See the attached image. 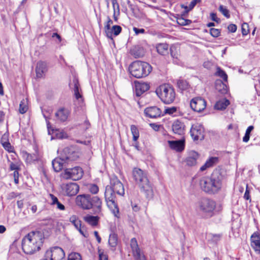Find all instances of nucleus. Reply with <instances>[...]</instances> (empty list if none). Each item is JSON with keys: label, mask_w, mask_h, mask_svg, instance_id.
<instances>
[{"label": "nucleus", "mask_w": 260, "mask_h": 260, "mask_svg": "<svg viewBox=\"0 0 260 260\" xmlns=\"http://www.w3.org/2000/svg\"><path fill=\"white\" fill-rule=\"evenodd\" d=\"M155 92L161 101L165 104H171L175 100L176 96L175 90L169 84L160 85L156 89Z\"/></svg>", "instance_id": "5"}, {"label": "nucleus", "mask_w": 260, "mask_h": 260, "mask_svg": "<svg viewBox=\"0 0 260 260\" xmlns=\"http://www.w3.org/2000/svg\"><path fill=\"white\" fill-rule=\"evenodd\" d=\"M28 110V104L26 99H23L19 104V111L21 114L25 113Z\"/></svg>", "instance_id": "34"}, {"label": "nucleus", "mask_w": 260, "mask_h": 260, "mask_svg": "<svg viewBox=\"0 0 260 260\" xmlns=\"http://www.w3.org/2000/svg\"><path fill=\"white\" fill-rule=\"evenodd\" d=\"M67 163L66 161L63 159V157L61 156L60 157L56 158L52 161V165L54 170L56 172H59L61 171L64 164Z\"/></svg>", "instance_id": "25"}, {"label": "nucleus", "mask_w": 260, "mask_h": 260, "mask_svg": "<svg viewBox=\"0 0 260 260\" xmlns=\"http://www.w3.org/2000/svg\"><path fill=\"white\" fill-rule=\"evenodd\" d=\"M91 195L89 194L79 195L76 198V203L83 209H89L92 208L91 204Z\"/></svg>", "instance_id": "11"}, {"label": "nucleus", "mask_w": 260, "mask_h": 260, "mask_svg": "<svg viewBox=\"0 0 260 260\" xmlns=\"http://www.w3.org/2000/svg\"><path fill=\"white\" fill-rule=\"evenodd\" d=\"M251 246L255 251L260 253V234L257 232L254 233L251 236Z\"/></svg>", "instance_id": "18"}, {"label": "nucleus", "mask_w": 260, "mask_h": 260, "mask_svg": "<svg viewBox=\"0 0 260 260\" xmlns=\"http://www.w3.org/2000/svg\"><path fill=\"white\" fill-rule=\"evenodd\" d=\"M184 123L179 120L175 121L172 126L173 132L179 135L184 134Z\"/></svg>", "instance_id": "24"}, {"label": "nucleus", "mask_w": 260, "mask_h": 260, "mask_svg": "<svg viewBox=\"0 0 260 260\" xmlns=\"http://www.w3.org/2000/svg\"><path fill=\"white\" fill-rule=\"evenodd\" d=\"M177 111V107H172L170 108H167L165 110V114H168L172 115Z\"/></svg>", "instance_id": "56"}, {"label": "nucleus", "mask_w": 260, "mask_h": 260, "mask_svg": "<svg viewBox=\"0 0 260 260\" xmlns=\"http://www.w3.org/2000/svg\"><path fill=\"white\" fill-rule=\"evenodd\" d=\"M120 182V181L118 179L117 177H116L115 175H112L110 177V185H109V186L111 187V188H113L118 185V183Z\"/></svg>", "instance_id": "44"}, {"label": "nucleus", "mask_w": 260, "mask_h": 260, "mask_svg": "<svg viewBox=\"0 0 260 260\" xmlns=\"http://www.w3.org/2000/svg\"><path fill=\"white\" fill-rule=\"evenodd\" d=\"M5 137H3L1 139V144L3 145L4 149L8 151L9 152H13L14 148L12 146L9 141H4Z\"/></svg>", "instance_id": "36"}, {"label": "nucleus", "mask_w": 260, "mask_h": 260, "mask_svg": "<svg viewBox=\"0 0 260 260\" xmlns=\"http://www.w3.org/2000/svg\"><path fill=\"white\" fill-rule=\"evenodd\" d=\"M177 22L178 24L182 26H185L189 25L191 23V21L189 19H186L182 17H178L177 19Z\"/></svg>", "instance_id": "43"}, {"label": "nucleus", "mask_w": 260, "mask_h": 260, "mask_svg": "<svg viewBox=\"0 0 260 260\" xmlns=\"http://www.w3.org/2000/svg\"><path fill=\"white\" fill-rule=\"evenodd\" d=\"M108 243L111 247V250L114 251L117 245V235L115 234H111L109 236Z\"/></svg>", "instance_id": "30"}, {"label": "nucleus", "mask_w": 260, "mask_h": 260, "mask_svg": "<svg viewBox=\"0 0 260 260\" xmlns=\"http://www.w3.org/2000/svg\"><path fill=\"white\" fill-rule=\"evenodd\" d=\"M61 156L67 163H69L70 161L76 160L79 157V155L73 148L67 147L63 149Z\"/></svg>", "instance_id": "14"}, {"label": "nucleus", "mask_w": 260, "mask_h": 260, "mask_svg": "<svg viewBox=\"0 0 260 260\" xmlns=\"http://www.w3.org/2000/svg\"><path fill=\"white\" fill-rule=\"evenodd\" d=\"M63 190L68 196H75L79 191V187L75 183H68L62 187Z\"/></svg>", "instance_id": "15"}, {"label": "nucleus", "mask_w": 260, "mask_h": 260, "mask_svg": "<svg viewBox=\"0 0 260 260\" xmlns=\"http://www.w3.org/2000/svg\"><path fill=\"white\" fill-rule=\"evenodd\" d=\"M241 29H242V34L243 36H246L247 35L248 32H249V29H248V27H249V26H248V23H243L242 24V27H241Z\"/></svg>", "instance_id": "53"}, {"label": "nucleus", "mask_w": 260, "mask_h": 260, "mask_svg": "<svg viewBox=\"0 0 260 260\" xmlns=\"http://www.w3.org/2000/svg\"><path fill=\"white\" fill-rule=\"evenodd\" d=\"M196 207L197 211L202 213L211 214L216 207V203L212 200L204 198L197 202Z\"/></svg>", "instance_id": "7"}, {"label": "nucleus", "mask_w": 260, "mask_h": 260, "mask_svg": "<svg viewBox=\"0 0 260 260\" xmlns=\"http://www.w3.org/2000/svg\"><path fill=\"white\" fill-rule=\"evenodd\" d=\"M131 131L133 135V140L136 142L139 137V132L137 127L135 125L131 126Z\"/></svg>", "instance_id": "38"}, {"label": "nucleus", "mask_w": 260, "mask_h": 260, "mask_svg": "<svg viewBox=\"0 0 260 260\" xmlns=\"http://www.w3.org/2000/svg\"><path fill=\"white\" fill-rule=\"evenodd\" d=\"M19 176L18 170L14 171L13 173V177L14 182L16 184H17L19 183Z\"/></svg>", "instance_id": "60"}, {"label": "nucleus", "mask_w": 260, "mask_h": 260, "mask_svg": "<svg viewBox=\"0 0 260 260\" xmlns=\"http://www.w3.org/2000/svg\"><path fill=\"white\" fill-rule=\"evenodd\" d=\"M130 245L135 258H141V250L135 238H133L131 240Z\"/></svg>", "instance_id": "22"}, {"label": "nucleus", "mask_w": 260, "mask_h": 260, "mask_svg": "<svg viewBox=\"0 0 260 260\" xmlns=\"http://www.w3.org/2000/svg\"><path fill=\"white\" fill-rule=\"evenodd\" d=\"M122 28L119 25H114L112 27L111 31H112V35L116 36L118 35L121 31Z\"/></svg>", "instance_id": "49"}, {"label": "nucleus", "mask_w": 260, "mask_h": 260, "mask_svg": "<svg viewBox=\"0 0 260 260\" xmlns=\"http://www.w3.org/2000/svg\"><path fill=\"white\" fill-rule=\"evenodd\" d=\"M190 106L193 111L201 112L206 108V102L201 97H196L191 100Z\"/></svg>", "instance_id": "12"}, {"label": "nucleus", "mask_w": 260, "mask_h": 260, "mask_svg": "<svg viewBox=\"0 0 260 260\" xmlns=\"http://www.w3.org/2000/svg\"><path fill=\"white\" fill-rule=\"evenodd\" d=\"M168 143L170 147L176 151L181 152L184 149L185 143L184 140L169 141Z\"/></svg>", "instance_id": "20"}, {"label": "nucleus", "mask_w": 260, "mask_h": 260, "mask_svg": "<svg viewBox=\"0 0 260 260\" xmlns=\"http://www.w3.org/2000/svg\"><path fill=\"white\" fill-rule=\"evenodd\" d=\"M10 169L11 171L19 170L20 169V168L17 164H14L13 162H10Z\"/></svg>", "instance_id": "61"}, {"label": "nucleus", "mask_w": 260, "mask_h": 260, "mask_svg": "<svg viewBox=\"0 0 260 260\" xmlns=\"http://www.w3.org/2000/svg\"><path fill=\"white\" fill-rule=\"evenodd\" d=\"M230 105V101L227 99H223L216 102L215 108L218 110H224Z\"/></svg>", "instance_id": "31"}, {"label": "nucleus", "mask_w": 260, "mask_h": 260, "mask_svg": "<svg viewBox=\"0 0 260 260\" xmlns=\"http://www.w3.org/2000/svg\"><path fill=\"white\" fill-rule=\"evenodd\" d=\"M133 177L141 191L145 194L146 197L152 198L153 191L147 173L139 168H135L133 170Z\"/></svg>", "instance_id": "1"}, {"label": "nucleus", "mask_w": 260, "mask_h": 260, "mask_svg": "<svg viewBox=\"0 0 260 260\" xmlns=\"http://www.w3.org/2000/svg\"><path fill=\"white\" fill-rule=\"evenodd\" d=\"M216 89L221 94H225L228 92L227 87L221 81H219L216 83Z\"/></svg>", "instance_id": "32"}, {"label": "nucleus", "mask_w": 260, "mask_h": 260, "mask_svg": "<svg viewBox=\"0 0 260 260\" xmlns=\"http://www.w3.org/2000/svg\"><path fill=\"white\" fill-rule=\"evenodd\" d=\"M212 240L214 242H217L219 241L222 236L221 234H211Z\"/></svg>", "instance_id": "64"}, {"label": "nucleus", "mask_w": 260, "mask_h": 260, "mask_svg": "<svg viewBox=\"0 0 260 260\" xmlns=\"http://www.w3.org/2000/svg\"><path fill=\"white\" fill-rule=\"evenodd\" d=\"M110 26H111V25L106 23L105 27H104V29H105V32L106 35V36L108 38L112 39V31H111V28H110Z\"/></svg>", "instance_id": "47"}, {"label": "nucleus", "mask_w": 260, "mask_h": 260, "mask_svg": "<svg viewBox=\"0 0 260 260\" xmlns=\"http://www.w3.org/2000/svg\"><path fill=\"white\" fill-rule=\"evenodd\" d=\"M216 75L220 78H221L224 81H227L228 80V75L225 73V72L221 70L220 68H217V72Z\"/></svg>", "instance_id": "42"}, {"label": "nucleus", "mask_w": 260, "mask_h": 260, "mask_svg": "<svg viewBox=\"0 0 260 260\" xmlns=\"http://www.w3.org/2000/svg\"><path fill=\"white\" fill-rule=\"evenodd\" d=\"M88 189L89 191L92 194L97 193L99 190L98 185L94 184H90Z\"/></svg>", "instance_id": "52"}, {"label": "nucleus", "mask_w": 260, "mask_h": 260, "mask_svg": "<svg viewBox=\"0 0 260 260\" xmlns=\"http://www.w3.org/2000/svg\"><path fill=\"white\" fill-rule=\"evenodd\" d=\"M114 12L116 13V11H117L118 14L119 13V5L117 0H111Z\"/></svg>", "instance_id": "57"}, {"label": "nucleus", "mask_w": 260, "mask_h": 260, "mask_svg": "<svg viewBox=\"0 0 260 260\" xmlns=\"http://www.w3.org/2000/svg\"><path fill=\"white\" fill-rule=\"evenodd\" d=\"M83 175L82 169L79 167H76L70 169L65 170L64 177L66 179H71L73 180L80 179Z\"/></svg>", "instance_id": "10"}, {"label": "nucleus", "mask_w": 260, "mask_h": 260, "mask_svg": "<svg viewBox=\"0 0 260 260\" xmlns=\"http://www.w3.org/2000/svg\"><path fill=\"white\" fill-rule=\"evenodd\" d=\"M48 71V66L46 62L39 61L36 67V76L38 78H43Z\"/></svg>", "instance_id": "16"}, {"label": "nucleus", "mask_w": 260, "mask_h": 260, "mask_svg": "<svg viewBox=\"0 0 260 260\" xmlns=\"http://www.w3.org/2000/svg\"><path fill=\"white\" fill-rule=\"evenodd\" d=\"M199 154L194 151L189 152L185 159L186 165L190 167L195 166L197 164V161L199 158Z\"/></svg>", "instance_id": "19"}, {"label": "nucleus", "mask_w": 260, "mask_h": 260, "mask_svg": "<svg viewBox=\"0 0 260 260\" xmlns=\"http://www.w3.org/2000/svg\"><path fill=\"white\" fill-rule=\"evenodd\" d=\"M56 136L57 138L60 139L67 138L68 137L67 134L63 131H57L56 133Z\"/></svg>", "instance_id": "54"}, {"label": "nucleus", "mask_w": 260, "mask_h": 260, "mask_svg": "<svg viewBox=\"0 0 260 260\" xmlns=\"http://www.w3.org/2000/svg\"><path fill=\"white\" fill-rule=\"evenodd\" d=\"M210 33L213 37H218L220 34V31L218 29L212 28L210 29Z\"/></svg>", "instance_id": "55"}, {"label": "nucleus", "mask_w": 260, "mask_h": 260, "mask_svg": "<svg viewBox=\"0 0 260 260\" xmlns=\"http://www.w3.org/2000/svg\"><path fill=\"white\" fill-rule=\"evenodd\" d=\"M228 30L231 32H235L237 30V26L234 24H230L228 27Z\"/></svg>", "instance_id": "62"}, {"label": "nucleus", "mask_w": 260, "mask_h": 260, "mask_svg": "<svg viewBox=\"0 0 260 260\" xmlns=\"http://www.w3.org/2000/svg\"><path fill=\"white\" fill-rule=\"evenodd\" d=\"M130 53L132 55H133L135 58H140L143 57L145 54V51L144 48L139 46H133L131 50Z\"/></svg>", "instance_id": "26"}, {"label": "nucleus", "mask_w": 260, "mask_h": 260, "mask_svg": "<svg viewBox=\"0 0 260 260\" xmlns=\"http://www.w3.org/2000/svg\"><path fill=\"white\" fill-rule=\"evenodd\" d=\"M218 161V158L216 157H212L206 161V165H207L209 168L212 167Z\"/></svg>", "instance_id": "48"}, {"label": "nucleus", "mask_w": 260, "mask_h": 260, "mask_svg": "<svg viewBox=\"0 0 260 260\" xmlns=\"http://www.w3.org/2000/svg\"><path fill=\"white\" fill-rule=\"evenodd\" d=\"M70 222L75 228H81V221L75 215H73L70 218Z\"/></svg>", "instance_id": "37"}, {"label": "nucleus", "mask_w": 260, "mask_h": 260, "mask_svg": "<svg viewBox=\"0 0 260 260\" xmlns=\"http://www.w3.org/2000/svg\"><path fill=\"white\" fill-rule=\"evenodd\" d=\"M201 2V0H192L188 6H184L183 5H181V7L184 8L185 10V12L187 13L191 10H192L194 6L198 4Z\"/></svg>", "instance_id": "39"}, {"label": "nucleus", "mask_w": 260, "mask_h": 260, "mask_svg": "<svg viewBox=\"0 0 260 260\" xmlns=\"http://www.w3.org/2000/svg\"><path fill=\"white\" fill-rule=\"evenodd\" d=\"M49 197L51 201L50 204L52 206H55V204L59 201L57 198L53 194H50Z\"/></svg>", "instance_id": "58"}, {"label": "nucleus", "mask_w": 260, "mask_h": 260, "mask_svg": "<svg viewBox=\"0 0 260 260\" xmlns=\"http://www.w3.org/2000/svg\"><path fill=\"white\" fill-rule=\"evenodd\" d=\"M26 161L27 162L31 163L38 159V155L37 154L26 153Z\"/></svg>", "instance_id": "41"}, {"label": "nucleus", "mask_w": 260, "mask_h": 260, "mask_svg": "<svg viewBox=\"0 0 260 260\" xmlns=\"http://www.w3.org/2000/svg\"><path fill=\"white\" fill-rule=\"evenodd\" d=\"M219 11L224 15L225 17L229 18L230 17V15L229 13V11L228 10L226 7H224L222 5H220L219 7Z\"/></svg>", "instance_id": "50"}, {"label": "nucleus", "mask_w": 260, "mask_h": 260, "mask_svg": "<svg viewBox=\"0 0 260 260\" xmlns=\"http://www.w3.org/2000/svg\"><path fill=\"white\" fill-rule=\"evenodd\" d=\"M254 127L252 125H250L247 128L245 135L243 138V141L244 142H247L250 139V135L251 132L253 129Z\"/></svg>", "instance_id": "40"}, {"label": "nucleus", "mask_w": 260, "mask_h": 260, "mask_svg": "<svg viewBox=\"0 0 260 260\" xmlns=\"http://www.w3.org/2000/svg\"><path fill=\"white\" fill-rule=\"evenodd\" d=\"M69 115V110L65 108L59 109L55 113L56 117L61 121H66Z\"/></svg>", "instance_id": "27"}, {"label": "nucleus", "mask_w": 260, "mask_h": 260, "mask_svg": "<svg viewBox=\"0 0 260 260\" xmlns=\"http://www.w3.org/2000/svg\"><path fill=\"white\" fill-rule=\"evenodd\" d=\"M177 86L179 89L182 91L187 89L189 86L188 83L183 79L178 80Z\"/></svg>", "instance_id": "35"}, {"label": "nucleus", "mask_w": 260, "mask_h": 260, "mask_svg": "<svg viewBox=\"0 0 260 260\" xmlns=\"http://www.w3.org/2000/svg\"><path fill=\"white\" fill-rule=\"evenodd\" d=\"M210 17L212 21H215L216 22H219L220 21V19L217 18L216 14L214 13H211L210 14Z\"/></svg>", "instance_id": "63"}, {"label": "nucleus", "mask_w": 260, "mask_h": 260, "mask_svg": "<svg viewBox=\"0 0 260 260\" xmlns=\"http://www.w3.org/2000/svg\"><path fill=\"white\" fill-rule=\"evenodd\" d=\"M98 253L99 260H108V255L104 252L103 249L98 248Z\"/></svg>", "instance_id": "46"}, {"label": "nucleus", "mask_w": 260, "mask_h": 260, "mask_svg": "<svg viewBox=\"0 0 260 260\" xmlns=\"http://www.w3.org/2000/svg\"><path fill=\"white\" fill-rule=\"evenodd\" d=\"M204 128L201 124L196 123L190 128V135L194 140H202L204 139Z\"/></svg>", "instance_id": "13"}, {"label": "nucleus", "mask_w": 260, "mask_h": 260, "mask_svg": "<svg viewBox=\"0 0 260 260\" xmlns=\"http://www.w3.org/2000/svg\"><path fill=\"white\" fill-rule=\"evenodd\" d=\"M74 84V91L75 98L77 100L81 99L82 101V97L79 92V84L78 81L77 80L73 81Z\"/></svg>", "instance_id": "33"}, {"label": "nucleus", "mask_w": 260, "mask_h": 260, "mask_svg": "<svg viewBox=\"0 0 260 260\" xmlns=\"http://www.w3.org/2000/svg\"><path fill=\"white\" fill-rule=\"evenodd\" d=\"M84 220L89 224V225L95 226L98 225L100 217L98 216H92L88 215L84 217Z\"/></svg>", "instance_id": "28"}, {"label": "nucleus", "mask_w": 260, "mask_h": 260, "mask_svg": "<svg viewBox=\"0 0 260 260\" xmlns=\"http://www.w3.org/2000/svg\"><path fill=\"white\" fill-rule=\"evenodd\" d=\"M157 52L161 55H165L169 53V45L167 43H159L156 45Z\"/></svg>", "instance_id": "29"}, {"label": "nucleus", "mask_w": 260, "mask_h": 260, "mask_svg": "<svg viewBox=\"0 0 260 260\" xmlns=\"http://www.w3.org/2000/svg\"><path fill=\"white\" fill-rule=\"evenodd\" d=\"M90 202L93 204L92 208L95 213L100 214L102 210V202L101 200L98 196H91Z\"/></svg>", "instance_id": "21"}, {"label": "nucleus", "mask_w": 260, "mask_h": 260, "mask_svg": "<svg viewBox=\"0 0 260 260\" xmlns=\"http://www.w3.org/2000/svg\"><path fill=\"white\" fill-rule=\"evenodd\" d=\"M149 89V85L146 83H136L135 86V93L137 96H141L144 92Z\"/></svg>", "instance_id": "23"}, {"label": "nucleus", "mask_w": 260, "mask_h": 260, "mask_svg": "<svg viewBox=\"0 0 260 260\" xmlns=\"http://www.w3.org/2000/svg\"><path fill=\"white\" fill-rule=\"evenodd\" d=\"M65 253L60 247L55 246L46 252L45 257L50 260H62L64 258Z\"/></svg>", "instance_id": "9"}, {"label": "nucleus", "mask_w": 260, "mask_h": 260, "mask_svg": "<svg viewBox=\"0 0 260 260\" xmlns=\"http://www.w3.org/2000/svg\"><path fill=\"white\" fill-rule=\"evenodd\" d=\"M222 176L217 171L214 172L210 177H203L200 180L201 188L209 194L218 192L221 187Z\"/></svg>", "instance_id": "2"}, {"label": "nucleus", "mask_w": 260, "mask_h": 260, "mask_svg": "<svg viewBox=\"0 0 260 260\" xmlns=\"http://www.w3.org/2000/svg\"><path fill=\"white\" fill-rule=\"evenodd\" d=\"M144 113L147 117L155 118L160 116L161 111L159 108L153 106L146 108L144 110Z\"/></svg>", "instance_id": "17"}, {"label": "nucleus", "mask_w": 260, "mask_h": 260, "mask_svg": "<svg viewBox=\"0 0 260 260\" xmlns=\"http://www.w3.org/2000/svg\"><path fill=\"white\" fill-rule=\"evenodd\" d=\"M41 246L38 245L26 237L22 240V248L23 252L27 254H32L41 249Z\"/></svg>", "instance_id": "8"}, {"label": "nucleus", "mask_w": 260, "mask_h": 260, "mask_svg": "<svg viewBox=\"0 0 260 260\" xmlns=\"http://www.w3.org/2000/svg\"><path fill=\"white\" fill-rule=\"evenodd\" d=\"M120 196H123L124 194V189L122 183L120 182L118 185L111 188L107 185L105 188V198L108 207L112 210L113 213L115 216L119 213L118 206L115 202V193Z\"/></svg>", "instance_id": "3"}, {"label": "nucleus", "mask_w": 260, "mask_h": 260, "mask_svg": "<svg viewBox=\"0 0 260 260\" xmlns=\"http://www.w3.org/2000/svg\"><path fill=\"white\" fill-rule=\"evenodd\" d=\"M68 260H82V258L79 253L72 252L69 255Z\"/></svg>", "instance_id": "45"}, {"label": "nucleus", "mask_w": 260, "mask_h": 260, "mask_svg": "<svg viewBox=\"0 0 260 260\" xmlns=\"http://www.w3.org/2000/svg\"><path fill=\"white\" fill-rule=\"evenodd\" d=\"M51 233V229H38V230L30 232L25 237L42 247L44 240L48 238Z\"/></svg>", "instance_id": "6"}, {"label": "nucleus", "mask_w": 260, "mask_h": 260, "mask_svg": "<svg viewBox=\"0 0 260 260\" xmlns=\"http://www.w3.org/2000/svg\"><path fill=\"white\" fill-rule=\"evenodd\" d=\"M171 55L173 58H177V48L175 45H172L170 48Z\"/></svg>", "instance_id": "51"}, {"label": "nucleus", "mask_w": 260, "mask_h": 260, "mask_svg": "<svg viewBox=\"0 0 260 260\" xmlns=\"http://www.w3.org/2000/svg\"><path fill=\"white\" fill-rule=\"evenodd\" d=\"M49 197L51 201L50 204L52 206H55V204L59 201L57 198L53 194H50Z\"/></svg>", "instance_id": "59"}, {"label": "nucleus", "mask_w": 260, "mask_h": 260, "mask_svg": "<svg viewBox=\"0 0 260 260\" xmlns=\"http://www.w3.org/2000/svg\"><path fill=\"white\" fill-rule=\"evenodd\" d=\"M152 70L151 66L146 62L135 61L129 67L130 74L136 78H141L148 76Z\"/></svg>", "instance_id": "4"}]
</instances>
